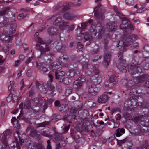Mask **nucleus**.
<instances>
[{
  "instance_id": "51",
  "label": "nucleus",
  "mask_w": 149,
  "mask_h": 149,
  "mask_svg": "<svg viewBox=\"0 0 149 149\" xmlns=\"http://www.w3.org/2000/svg\"><path fill=\"white\" fill-rule=\"evenodd\" d=\"M25 16H24V14L23 13H22L18 16L17 18L19 20H21L23 19Z\"/></svg>"
},
{
  "instance_id": "19",
  "label": "nucleus",
  "mask_w": 149,
  "mask_h": 149,
  "mask_svg": "<svg viewBox=\"0 0 149 149\" xmlns=\"http://www.w3.org/2000/svg\"><path fill=\"white\" fill-rule=\"evenodd\" d=\"M53 100L51 99H48L47 97H41L39 98V102L41 105H42L44 103H49L50 104H51Z\"/></svg>"
},
{
  "instance_id": "2",
  "label": "nucleus",
  "mask_w": 149,
  "mask_h": 149,
  "mask_svg": "<svg viewBox=\"0 0 149 149\" xmlns=\"http://www.w3.org/2000/svg\"><path fill=\"white\" fill-rule=\"evenodd\" d=\"M138 39V36L136 34H133L129 35L126 39V42L127 43L124 45L123 49H125L127 46L130 45L134 41Z\"/></svg>"
},
{
  "instance_id": "41",
  "label": "nucleus",
  "mask_w": 149,
  "mask_h": 149,
  "mask_svg": "<svg viewBox=\"0 0 149 149\" xmlns=\"http://www.w3.org/2000/svg\"><path fill=\"white\" fill-rule=\"evenodd\" d=\"M10 8L9 7H7L6 8V9L4 10H3L0 12V16H3L5 15L7 12H8V11L10 9Z\"/></svg>"
},
{
  "instance_id": "5",
  "label": "nucleus",
  "mask_w": 149,
  "mask_h": 149,
  "mask_svg": "<svg viewBox=\"0 0 149 149\" xmlns=\"http://www.w3.org/2000/svg\"><path fill=\"white\" fill-rule=\"evenodd\" d=\"M17 25L15 23L11 24L8 29L5 28L4 29V32L6 34L10 35L14 33L16 30Z\"/></svg>"
},
{
  "instance_id": "56",
  "label": "nucleus",
  "mask_w": 149,
  "mask_h": 149,
  "mask_svg": "<svg viewBox=\"0 0 149 149\" xmlns=\"http://www.w3.org/2000/svg\"><path fill=\"white\" fill-rule=\"evenodd\" d=\"M74 28V26L73 24H72L68 28V31H72Z\"/></svg>"
},
{
  "instance_id": "26",
  "label": "nucleus",
  "mask_w": 149,
  "mask_h": 149,
  "mask_svg": "<svg viewBox=\"0 0 149 149\" xmlns=\"http://www.w3.org/2000/svg\"><path fill=\"white\" fill-rule=\"evenodd\" d=\"M125 130L123 128H118L116 131L115 134L117 137H119L125 133Z\"/></svg>"
},
{
  "instance_id": "10",
  "label": "nucleus",
  "mask_w": 149,
  "mask_h": 149,
  "mask_svg": "<svg viewBox=\"0 0 149 149\" xmlns=\"http://www.w3.org/2000/svg\"><path fill=\"white\" fill-rule=\"evenodd\" d=\"M120 19H122V22L120 26V28L122 29H127L129 22V21L124 17H121Z\"/></svg>"
},
{
  "instance_id": "21",
  "label": "nucleus",
  "mask_w": 149,
  "mask_h": 149,
  "mask_svg": "<svg viewBox=\"0 0 149 149\" xmlns=\"http://www.w3.org/2000/svg\"><path fill=\"white\" fill-rule=\"evenodd\" d=\"M101 6V5L100 4H98L94 8V12L95 17L99 19H102V18L103 15L102 14L100 15L98 13V10Z\"/></svg>"
},
{
  "instance_id": "13",
  "label": "nucleus",
  "mask_w": 149,
  "mask_h": 149,
  "mask_svg": "<svg viewBox=\"0 0 149 149\" xmlns=\"http://www.w3.org/2000/svg\"><path fill=\"white\" fill-rule=\"evenodd\" d=\"M77 111V109H76V108L74 107H71L70 109L71 114L69 115L67 114V115L64 116L63 118V120H69L71 119V118L72 117L71 116L73 115V114H74L75 113H76Z\"/></svg>"
},
{
  "instance_id": "14",
  "label": "nucleus",
  "mask_w": 149,
  "mask_h": 149,
  "mask_svg": "<svg viewBox=\"0 0 149 149\" xmlns=\"http://www.w3.org/2000/svg\"><path fill=\"white\" fill-rule=\"evenodd\" d=\"M109 99V97L107 95L102 94L99 97L98 102L100 103H104L106 102Z\"/></svg>"
},
{
  "instance_id": "59",
  "label": "nucleus",
  "mask_w": 149,
  "mask_h": 149,
  "mask_svg": "<svg viewBox=\"0 0 149 149\" xmlns=\"http://www.w3.org/2000/svg\"><path fill=\"white\" fill-rule=\"evenodd\" d=\"M33 57L31 56V57H29L28 59L27 60L26 62V64H29V63L33 59Z\"/></svg>"
},
{
  "instance_id": "15",
  "label": "nucleus",
  "mask_w": 149,
  "mask_h": 149,
  "mask_svg": "<svg viewBox=\"0 0 149 149\" xmlns=\"http://www.w3.org/2000/svg\"><path fill=\"white\" fill-rule=\"evenodd\" d=\"M111 54L110 53L106 54L104 56V59L103 61V64L104 66L106 67L108 66L110 63Z\"/></svg>"
},
{
  "instance_id": "37",
  "label": "nucleus",
  "mask_w": 149,
  "mask_h": 149,
  "mask_svg": "<svg viewBox=\"0 0 149 149\" xmlns=\"http://www.w3.org/2000/svg\"><path fill=\"white\" fill-rule=\"evenodd\" d=\"M34 145L37 147V149H45L44 146L41 143H34Z\"/></svg>"
},
{
  "instance_id": "64",
  "label": "nucleus",
  "mask_w": 149,
  "mask_h": 149,
  "mask_svg": "<svg viewBox=\"0 0 149 149\" xmlns=\"http://www.w3.org/2000/svg\"><path fill=\"white\" fill-rule=\"evenodd\" d=\"M20 63V61L19 60H17L15 61L14 66L17 67Z\"/></svg>"
},
{
  "instance_id": "44",
  "label": "nucleus",
  "mask_w": 149,
  "mask_h": 149,
  "mask_svg": "<svg viewBox=\"0 0 149 149\" xmlns=\"http://www.w3.org/2000/svg\"><path fill=\"white\" fill-rule=\"evenodd\" d=\"M37 134V131L34 129L31 130L30 133V135L32 137H35L36 136Z\"/></svg>"
},
{
  "instance_id": "46",
  "label": "nucleus",
  "mask_w": 149,
  "mask_h": 149,
  "mask_svg": "<svg viewBox=\"0 0 149 149\" xmlns=\"http://www.w3.org/2000/svg\"><path fill=\"white\" fill-rule=\"evenodd\" d=\"M54 54L53 53H50V54H47V62H50L51 61L52 59V57L51 56H54Z\"/></svg>"
},
{
  "instance_id": "17",
  "label": "nucleus",
  "mask_w": 149,
  "mask_h": 149,
  "mask_svg": "<svg viewBox=\"0 0 149 149\" xmlns=\"http://www.w3.org/2000/svg\"><path fill=\"white\" fill-rule=\"evenodd\" d=\"M55 78L57 79L60 80V81H62L64 80L65 77L64 72L63 71H61L58 73L56 72H55Z\"/></svg>"
},
{
  "instance_id": "62",
  "label": "nucleus",
  "mask_w": 149,
  "mask_h": 149,
  "mask_svg": "<svg viewBox=\"0 0 149 149\" xmlns=\"http://www.w3.org/2000/svg\"><path fill=\"white\" fill-rule=\"evenodd\" d=\"M17 133L18 135V136L19 138V141L22 143H24V140L23 139H21V137H20V136L19 135V132L17 131Z\"/></svg>"
},
{
  "instance_id": "39",
  "label": "nucleus",
  "mask_w": 149,
  "mask_h": 149,
  "mask_svg": "<svg viewBox=\"0 0 149 149\" xmlns=\"http://www.w3.org/2000/svg\"><path fill=\"white\" fill-rule=\"evenodd\" d=\"M36 41L38 43H40V45L45 44L46 42L43 40L42 38L39 37H38L36 39Z\"/></svg>"
},
{
  "instance_id": "38",
  "label": "nucleus",
  "mask_w": 149,
  "mask_h": 149,
  "mask_svg": "<svg viewBox=\"0 0 149 149\" xmlns=\"http://www.w3.org/2000/svg\"><path fill=\"white\" fill-rule=\"evenodd\" d=\"M68 23L69 22H64L63 21L62 22V23L59 26L60 29L61 30L63 29L64 28L66 27V26H68Z\"/></svg>"
},
{
  "instance_id": "23",
  "label": "nucleus",
  "mask_w": 149,
  "mask_h": 149,
  "mask_svg": "<svg viewBox=\"0 0 149 149\" xmlns=\"http://www.w3.org/2000/svg\"><path fill=\"white\" fill-rule=\"evenodd\" d=\"M134 80L137 83H141L146 80V77L145 75H141L134 78Z\"/></svg>"
},
{
  "instance_id": "55",
  "label": "nucleus",
  "mask_w": 149,
  "mask_h": 149,
  "mask_svg": "<svg viewBox=\"0 0 149 149\" xmlns=\"http://www.w3.org/2000/svg\"><path fill=\"white\" fill-rule=\"evenodd\" d=\"M5 61V59L3 57L1 56L0 55V65L3 64Z\"/></svg>"
},
{
  "instance_id": "63",
  "label": "nucleus",
  "mask_w": 149,
  "mask_h": 149,
  "mask_svg": "<svg viewBox=\"0 0 149 149\" xmlns=\"http://www.w3.org/2000/svg\"><path fill=\"white\" fill-rule=\"evenodd\" d=\"M120 125V124L118 122H116L114 123V128H117Z\"/></svg>"
},
{
  "instance_id": "45",
  "label": "nucleus",
  "mask_w": 149,
  "mask_h": 149,
  "mask_svg": "<svg viewBox=\"0 0 149 149\" xmlns=\"http://www.w3.org/2000/svg\"><path fill=\"white\" fill-rule=\"evenodd\" d=\"M41 134L44 136L48 137H52V136L51 135H49L47 134V133L45 131H43L41 133Z\"/></svg>"
},
{
  "instance_id": "30",
  "label": "nucleus",
  "mask_w": 149,
  "mask_h": 149,
  "mask_svg": "<svg viewBox=\"0 0 149 149\" xmlns=\"http://www.w3.org/2000/svg\"><path fill=\"white\" fill-rule=\"evenodd\" d=\"M56 8L57 10H58L62 12H64L68 9V7L66 6L62 5L61 6H57L56 7Z\"/></svg>"
},
{
  "instance_id": "61",
  "label": "nucleus",
  "mask_w": 149,
  "mask_h": 149,
  "mask_svg": "<svg viewBox=\"0 0 149 149\" xmlns=\"http://www.w3.org/2000/svg\"><path fill=\"white\" fill-rule=\"evenodd\" d=\"M135 84V82L134 81H130L128 82V85L130 86L134 85Z\"/></svg>"
},
{
  "instance_id": "33",
  "label": "nucleus",
  "mask_w": 149,
  "mask_h": 149,
  "mask_svg": "<svg viewBox=\"0 0 149 149\" xmlns=\"http://www.w3.org/2000/svg\"><path fill=\"white\" fill-rule=\"evenodd\" d=\"M7 36H5L3 38H2V40L3 41L5 42H9L12 39L13 36H10V35L7 34Z\"/></svg>"
},
{
  "instance_id": "42",
  "label": "nucleus",
  "mask_w": 149,
  "mask_h": 149,
  "mask_svg": "<svg viewBox=\"0 0 149 149\" xmlns=\"http://www.w3.org/2000/svg\"><path fill=\"white\" fill-rule=\"evenodd\" d=\"M93 75H97L100 73V71L96 67H93Z\"/></svg>"
},
{
  "instance_id": "35",
  "label": "nucleus",
  "mask_w": 149,
  "mask_h": 149,
  "mask_svg": "<svg viewBox=\"0 0 149 149\" xmlns=\"http://www.w3.org/2000/svg\"><path fill=\"white\" fill-rule=\"evenodd\" d=\"M15 21V17H14L13 16L11 18H5L3 22V23L4 24L3 25H5L6 24V22H11Z\"/></svg>"
},
{
  "instance_id": "16",
  "label": "nucleus",
  "mask_w": 149,
  "mask_h": 149,
  "mask_svg": "<svg viewBox=\"0 0 149 149\" xmlns=\"http://www.w3.org/2000/svg\"><path fill=\"white\" fill-rule=\"evenodd\" d=\"M107 25L109 31L111 32L114 31V29L117 27L116 23L114 22H111L107 23Z\"/></svg>"
},
{
  "instance_id": "60",
  "label": "nucleus",
  "mask_w": 149,
  "mask_h": 149,
  "mask_svg": "<svg viewBox=\"0 0 149 149\" xmlns=\"http://www.w3.org/2000/svg\"><path fill=\"white\" fill-rule=\"evenodd\" d=\"M61 148L60 144L59 142H57L56 144V149H60Z\"/></svg>"
},
{
  "instance_id": "43",
  "label": "nucleus",
  "mask_w": 149,
  "mask_h": 149,
  "mask_svg": "<svg viewBox=\"0 0 149 149\" xmlns=\"http://www.w3.org/2000/svg\"><path fill=\"white\" fill-rule=\"evenodd\" d=\"M49 123L48 121H45L42 123H40L38 125V127H43Z\"/></svg>"
},
{
  "instance_id": "4",
  "label": "nucleus",
  "mask_w": 149,
  "mask_h": 149,
  "mask_svg": "<svg viewBox=\"0 0 149 149\" xmlns=\"http://www.w3.org/2000/svg\"><path fill=\"white\" fill-rule=\"evenodd\" d=\"M83 70L88 76L93 75V66L89 65L87 63H83Z\"/></svg>"
},
{
  "instance_id": "25",
  "label": "nucleus",
  "mask_w": 149,
  "mask_h": 149,
  "mask_svg": "<svg viewBox=\"0 0 149 149\" xmlns=\"http://www.w3.org/2000/svg\"><path fill=\"white\" fill-rule=\"evenodd\" d=\"M11 123L13 124L15 128L19 129L20 128V125L18 123V120L15 117H13L11 119Z\"/></svg>"
},
{
  "instance_id": "6",
  "label": "nucleus",
  "mask_w": 149,
  "mask_h": 149,
  "mask_svg": "<svg viewBox=\"0 0 149 149\" xmlns=\"http://www.w3.org/2000/svg\"><path fill=\"white\" fill-rule=\"evenodd\" d=\"M127 67L128 71L132 75L138 72V68H139V65L132 63L131 65H129Z\"/></svg>"
},
{
  "instance_id": "24",
  "label": "nucleus",
  "mask_w": 149,
  "mask_h": 149,
  "mask_svg": "<svg viewBox=\"0 0 149 149\" xmlns=\"http://www.w3.org/2000/svg\"><path fill=\"white\" fill-rule=\"evenodd\" d=\"M47 32L50 35H55L58 32L57 29L55 27H52L47 29Z\"/></svg>"
},
{
  "instance_id": "22",
  "label": "nucleus",
  "mask_w": 149,
  "mask_h": 149,
  "mask_svg": "<svg viewBox=\"0 0 149 149\" xmlns=\"http://www.w3.org/2000/svg\"><path fill=\"white\" fill-rule=\"evenodd\" d=\"M101 6V5L100 4H98L94 8V12L95 17L99 19H102V18L103 15L102 14L100 15L98 13V10Z\"/></svg>"
},
{
  "instance_id": "20",
  "label": "nucleus",
  "mask_w": 149,
  "mask_h": 149,
  "mask_svg": "<svg viewBox=\"0 0 149 149\" xmlns=\"http://www.w3.org/2000/svg\"><path fill=\"white\" fill-rule=\"evenodd\" d=\"M143 55L144 57H149V45H146L143 47Z\"/></svg>"
},
{
  "instance_id": "31",
  "label": "nucleus",
  "mask_w": 149,
  "mask_h": 149,
  "mask_svg": "<svg viewBox=\"0 0 149 149\" xmlns=\"http://www.w3.org/2000/svg\"><path fill=\"white\" fill-rule=\"evenodd\" d=\"M63 21L62 17L61 16L58 17L53 22V24L55 25L60 26L61 23Z\"/></svg>"
},
{
  "instance_id": "8",
  "label": "nucleus",
  "mask_w": 149,
  "mask_h": 149,
  "mask_svg": "<svg viewBox=\"0 0 149 149\" xmlns=\"http://www.w3.org/2000/svg\"><path fill=\"white\" fill-rule=\"evenodd\" d=\"M50 48L48 46L46 45L45 48H43L42 46H41L38 49L41 52V55H44V58L46 60L47 58V55L48 54H46V52L50 51Z\"/></svg>"
},
{
  "instance_id": "40",
  "label": "nucleus",
  "mask_w": 149,
  "mask_h": 149,
  "mask_svg": "<svg viewBox=\"0 0 149 149\" xmlns=\"http://www.w3.org/2000/svg\"><path fill=\"white\" fill-rule=\"evenodd\" d=\"M72 88L70 87H68L65 92V95L66 96H68L72 93Z\"/></svg>"
},
{
  "instance_id": "3",
  "label": "nucleus",
  "mask_w": 149,
  "mask_h": 149,
  "mask_svg": "<svg viewBox=\"0 0 149 149\" xmlns=\"http://www.w3.org/2000/svg\"><path fill=\"white\" fill-rule=\"evenodd\" d=\"M97 32L95 29L92 28L90 29V33H86L85 34L84 36V38L86 41H92L93 40V37L96 34Z\"/></svg>"
},
{
  "instance_id": "53",
  "label": "nucleus",
  "mask_w": 149,
  "mask_h": 149,
  "mask_svg": "<svg viewBox=\"0 0 149 149\" xmlns=\"http://www.w3.org/2000/svg\"><path fill=\"white\" fill-rule=\"evenodd\" d=\"M126 142L125 139H124L123 140H120L118 142V143L120 146H121L122 145Z\"/></svg>"
},
{
  "instance_id": "9",
  "label": "nucleus",
  "mask_w": 149,
  "mask_h": 149,
  "mask_svg": "<svg viewBox=\"0 0 149 149\" xmlns=\"http://www.w3.org/2000/svg\"><path fill=\"white\" fill-rule=\"evenodd\" d=\"M86 81L85 77L81 75L79 77L78 80L74 82V84L77 86V88H80L82 85L83 83Z\"/></svg>"
},
{
  "instance_id": "11",
  "label": "nucleus",
  "mask_w": 149,
  "mask_h": 149,
  "mask_svg": "<svg viewBox=\"0 0 149 149\" xmlns=\"http://www.w3.org/2000/svg\"><path fill=\"white\" fill-rule=\"evenodd\" d=\"M116 79L115 77H112L110 78L109 79V83L108 81H106L105 83V85L106 87H109L110 88L116 82Z\"/></svg>"
},
{
  "instance_id": "58",
  "label": "nucleus",
  "mask_w": 149,
  "mask_h": 149,
  "mask_svg": "<svg viewBox=\"0 0 149 149\" xmlns=\"http://www.w3.org/2000/svg\"><path fill=\"white\" fill-rule=\"evenodd\" d=\"M124 116L125 118H129L131 117L130 114L127 112L124 113Z\"/></svg>"
},
{
  "instance_id": "47",
  "label": "nucleus",
  "mask_w": 149,
  "mask_h": 149,
  "mask_svg": "<svg viewBox=\"0 0 149 149\" xmlns=\"http://www.w3.org/2000/svg\"><path fill=\"white\" fill-rule=\"evenodd\" d=\"M83 46L80 42H78L77 44V48L79 51H82Z\"/></svg>"
},
{
  "instance_id": "32",
  "label": "nucleus",
  "mask_w": 149,
  "mask_h": 149,
  "mask_svg": "<svg viewBox=\"0 0 149 149\" xmlns=\"http://www.w3.org/2000/svg\"><path fill=\"white\" fill-rule=\"evenodd\" d=\"M58 109L60 111H66L68 109V105H65L64 104H61L58 107Z\"/></svg>"
},
{
  "instance_id": "1",
  "label": "nucleus",
  "mask_w": 149,
  "mask_h": 149,
  "mask_svg": "<svg viewBox=\"0 0 149 149\" xmlns=\"http://www.w3.org/2000/svg\"><path fill=\"white\" fill-rule=\"evenodd\" d=\"M118 57H119L118 63L116 64L117 67L119 69L123 72H125L126 70V67L124 66L123 64L125 62V60L123 58V54L122 52L118 53Z\"/></svg>"
},
{
  "instance_id": "54",
  "label": "nucleus",
  "mask_w": 149,
  "mask_h": 149,
  "mask_svg": "<svg viewBox=\"0 0 149 149\" xmlns=\"http://www.w3.org/2000/svg\"><path fill=\"white\" fill-rule=\"evenodd\" d=\"M33 142L30 141L29 142L28 141L26 143V145L28 147V149H31V147H30L31 145H32Z\"/></svg>"
},
{
  "instance_id": "52",
  "label": "nucleus",
  "mask_w": 149,
  "mask_h": 149,
  "mask_svg": "<svg viewBox=\"0 0 149 149\" xmlns=\"http://www.w3.org/2000/svg\"><path fill=\"white\" fill-rule=\"evenodd\" d=\"M66 47L65 45H62L61 44V48H59V51L60 52H62L63 51L65 50Z\"/></svg>"
},
{
  "instance_id": "28",
  "label": "nucleus",
  "mask_w": 149,
  "mask_h": 149,
  "mask_svg": "<svg viewBox=\"0 0 149 149\" xmlns=\"http://www.w3.org/2000/svg\"><path fill=\"white\" fill-rule=\"evenodd\" d=\"M69 71L70 73L69 75L71 77H73L75 73L77 74L79 73V69L76 67L74 68L73 69H70Z\"/></svg>"
},
{
  "instance_id": "50",
  "label": "nucleus",
  "mask_w": 149,
  "mask_h": 149,
  "mask_svg": "<svg viewBox=\"0 0 149 149\" xmlns=\"http://www.w3.org/2000/svg\"><path fill=\"white\" fill-rule=\"evenodd\" d=\"M104 28H102V29H101V31H100V33L98 35V38L100 39L102 37V34L104 33Z\"/></svg>"
},
{
  "instance_id": "12",
  "label": "nucleus",
  "mask_w": 149,
  "mask_h": 149,
  "mask_svg": "<svg viewBox=\"0 0 149 149\" xmlns=\"http://www.w3.org/2000/svg\"><path fill=\"white\" fill-rule=\"evenodd\" d=\"M37 66L40 71L44 74H46L48 70L43 63L37 64Z\"/></svg>"
},
{
  "instance_id": "29",
  "label": "nucleus",
  "mask_w": 149,
  "mask_h": 149,
  "mask_svg": "<svg viewBox=\"0 0 149 149\" xmlns=\"http://www.w3.org/2000/svg\"><path fill=\"white\" fill-rule=\"evenodd\" d=\"M1 142L2 143H0V149H6L8 144L6 141V139L5 137H4L3 140L2 139Z\"/></svg>"
},
{
  "instance_id": "27",
  "label": "nucleus",
  "mask_w": 149,
  "mask_h": 149,
  "mask_svg": "<svg viewBox=\"0 0 149 149\" xmlns=\"http://www.w3.org/2000/svg\"><path fill=\"white\" fill-rule=\"evenodd\" d=\"M54 136V139L56 141H59L62 139L63 138L62 135L59 134L56 130H54V133L53 134Z\"/></svg>"
},
{
  "instance_id": "48",
  "label": "nucleus",
  "mask_w": 149,
  "mask_h": 149,
  "mask_svg": "<svg viewBox=\"0 0 149 149\" xmlns=\"http://www.w3.org/2000/svg\"><path fill=\"white\" fill-rule=\"evenodd\" d=\"M126 3L129 5H133L134 4V0H126Z\"/></svg>"
},
{
  "instance_id": "7",
  "label": "nucleus",
  "mask_w": 149,
  "mask_h": 149,
  "mask_svg": "<svg viewBox=\"0 0 149 149\" xmlns=\"http://www.w3.org/2000/svg\"><path fill=\"white\" fill-rule=\"evenodd\" d=\"M87 88L88 92L92 95L95 96L97 95V92L94 90V85L92 82L88 81L86 83Z\"/></svg>"
},
{
  "instance_id": "36",
  "label": "nucleus",
  "mask_w": 149,
  "mask_h": 149,
  "mask_svg": "<svg viewBox=\"0 0 149 149\" xmlns=\"http://www.w3.org/2000/svg\"><path fill=\"white\" fill-rule=\"evenodd\" d=\"M30 100H27L24 104V107L26 109H29L31 107Z\"/></svg>"
},
{
  "instance_id": "49",
  "label": "nucleus",
  "mask_w": 149,
  "mask_h": 149,
  "mask_svg": "<svg viewBox=\"0 0 149 149\" xmlns=\"http://www.w3.org/2000/svg\"><path fill=\"white\" fill-rule=\"evenodd\" d=\"M47 145L46 146L47 149H52V146L51 145V141L50 140L47 141Z\"/></svg>"
},
{
  "instance_id": "57",
  "label": "nucleus",
  "mask_w": 149,
  "mask_h": 149,
  "mask_svg": "<svg viewBox=\"0 0 149 149\" xmlns=\"http://www.w3.org/2000/svg\"><path fill=\"white\" fill-rule=\"evenodd\" d=\"M34 94V90L33 89L30 90L29 92V96L30 97L32 96Z\"/></svg>"
},
{
  "instance_id": "34",
  "label": "nucleus",
  "mask_w": 149,
  "mask_h": 149,
  "mask_svg": "<svg viewBox=\"0 0 149 149\" xmlns=\"http://www.w3.org/2000/svg\"><path fill=\"white\" fill-rule=\"evenodd\" d=\"M12 132L11 130L10 129L6 130L3 133V136L2 139L3 140L4 137H5L6 139V136H10Z\"/></svg>"
},
{
  "instance_id": "18",
  "label": "nucleus",
  "mask_w": 149,
  "mask_h": 149,
  "mask_svg": "<svg viewBox=\"0 0 149 149\" xmlns=\"http://www.w3.org/2000/svg\"><path fill=\"white\" fill-rule=\"evenodd\" d=\"M77 16L74 14H72L66 12L63 15V17L69 20H71L74 19Z\"/></svg>"
}]
</instances>
